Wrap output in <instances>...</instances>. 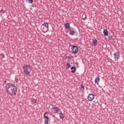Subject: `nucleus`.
<instances>
[{
  "label": "nucleus",
  "instance_id": "nucleus-3",
  "mask_svg": "<svg viewBox=\"0 0 124 124\" xmlns=\"http://www.w3.org/2000/svg\"><path fill=\"white\" fill-rule=\"evenodd\" d=\"M50 106H52V108H50L51 112L53 114H57L58 112H59V110L60 108L57 107H54V105H50Z\"/></svg>",
  "mask_w": 124,
  "mask_h": 124
},
{
  "label": "nucleus",
  "instance_id": "nucleus-9",
  "mask_svg": "<svg viewBox=\"0 0 124 124\" xmlns=\"http://www.w3.org/2000/svg\"><path fill=\"white\" fill-rule=\"evenodd\" d=\"M92 45H93V46H96V45H97V40L93 39Z\"/></svg>",
  "mask_w": 124,
  "mask_h": 124
},
{
  "label": "nucleus",
  "instance_id": "nucleus-11",
  "mask_svg": "<svg viewBox=\"0 0 124 124\" xmlns=\"http://www.w3.org/2000/svg\"><path fill=\"white\" fill-rule=\"evenodd\" d=\"M71 72H72L73 73L76 72V67H75V66L71 67Z\"/></svg>",
  "mask_w": 124,
  "mask_h": 124
},
{
  "label": "nucleus",
  "instance_id": "nucleus-15",
  "mask_svg": "<svg viewBox=\"0 0 124 124\" xmlns=\"http://www.w3.org/2000/svg\"><path fill=\"white\" fill-rule=\"evenodd\" d=\"M42 27H44L45 28H49V24H48V23H44L42 24Z\"/></svg>",
  "mask_w": 124,
  "mask_h": 124
},
{
  "label": "nucleus",
  "instance_id": "nucleus-29",
  "mask_svg": "<svg viewBox=\"0 0 124 124\" xmlns=\"http://www.w3.org/2000/svg\"><path fill=\"white\" fill-rule=\"evenodd\" d=\"M2 58H4V55H2Z\"/></svg>",
  "mask_w": 124,
  "mask_h": 124
},
{
  "label": "nucleus",
  "instance_id": "nucleus-5",
  "mask_svg": "<svg viewBox=\"0 0 124 124\" xmlns=\"http://www.w3.org/2000/svg\"><path fill=\"white\" fill-rule=\"evenodd\" d=\"M94 94H93V93H90L89 94L87 98L88 100L89 101H93V99H94Z\"/></svg>",
  "mask_w": 124,
  "mask_h": 124
},
{
  "label": "nucleus",
  "instance_id": "nucleus-21",
  "mask_svg": "<svg viewBox=\"0 0 124 124\" xmlns=\"http://www.w3.org/2000/svg\"><path fill=\"white\" fill-rule=\"evenodd\" d=\"M47 116H48V113L47 112H45L44 114V118Z\"/></svg>",
  "mask_w": 124,
  "mask_h": 124
},
{
  "label": "nucleus",
  "instance_id": "nucleus-6",
  "mask_svg": "<svg viewBox=\"0 0 124 124\" xmlns=\"http://www.w3.org/2000/svg\"><path fill=\"white\" fill-rule=\"evenodd\" d=\"M114 56L115 60H119L120 59V52H115V53H114Z\"/></svg>",
  "mask_w": 124,
  "mask_h": 124
},
{
  "label": "nucleus",
  "instance_id": "nucleus-23",
  "mask_svg": "<svg viewBox=\"0 0 124 124\" xmlns=\"http://www.w3.org/2000/svg\"><path fill=\"white\" fill-rule=\"evenodd\" d=\"M1 11L2 13H5V10H4L3 9H1Z\"/></svg>",
  "mask_w": 124,
  "mask_h": 124
},
{
  "label": "nucleus",
  "instance_id": "nucleus-12",
  "mask_svg": "<svg viewBox=\"0 0 124 124\" xmlns=\"http://www.w3.org/2000/svg\"><path fill=\"white\" fill-rule=\"evenodd\" d=\"M69 31V33L71 35H75V32L74 31L72 30L71 29H70Z\"/></svg>",
  "mask_w": 124,
  "mask_h": 124
},
{
  "label": "nucleus",
  "instance_id": "nucleus-10",
  "mask_svg": "<svg viewBox=\"0 0 124 124\" xmlns=\"http://www.w3.org/2000/svg\"><path fill=\"white\" fill-rule=\"evenodd\" d=\"M108 31L107 30V29H104V31H103V33L104 34V35H105V36H108V35H109V34L108 33Z\"/></svg>",
  "mask_w": 124,
  "mask_h": 124
},
{
  "label": "nucleus",
  "instance_id": "nucleus-8",
  "mask_svg": "<svg viewBox=\"0 0 124 124\" xmlns=\"http://www.w3.org/2000/svg\"><path fill=\"white\" fill-rule=\"evenodd\" d=\"M44 118L45 119L44 124H48V123H49V117L48 116H46Z\"/></svg>",
  "mask_w": 124,
  "mask_h": 124
},
{
  "label": "nucleus",
  "instance_id": "nucleus-30",
  "mask_svg": "<svg viewBox=\"0 0 124 124\" xmlns=\"http://www.w3.org/2000/svg\"><path fill=\"white\" fill-rule=\"evenodd\" d=\"M64 0L65 1H66L67 0Z\"/></svg>",
  "mask_w": 124,
  "mask_h": 124
},
{
  "label": "nucleus",
  "instance_id": "nucleus-25",
  "mask_svg": "<svg viewBox=\"0 0 124 124\" xmlns=\"http://www.w3.org/2000/svg\"><path fill=\"white\" fill-rule=\"evenodd\" d=\"M67 58L68 59H69L70 60H71V58L70 57H69V56H67L66 58V59Z\"/></svg>",
  "mask_w": 124,
  "mask_h": 124
},
{
  "label": "nucleus",
  "instance_id": "nucleus-24",
  "mask_svg": "<svg viewBox=\"0 0 124 124\" xmlns=\"http://www.w3.org/2000/svg\"><path fill=\"white\" fill-rule=\"evenodd\" d=\"M87 19V16H85V17H83V20H85Z\"/></svg>",
  "mask_w": 124,
  "mask_h": 124
},
{
  "label": "nucleus",
  "instance_id": "nucleus-2",
  "mask_svg": "<svg viewBox=\"0 0 124 124\" xmlns=\"http://www.w3.org/2000/svg\"><path fill=\"white\" fill-rule=\"evenodd\" d=\"M25 75H30L31 72V67L29 65H24L22 67Z\"/></svg>",
  "mask_w": 124,
  "mask_h": 124
},
{
  "label": "nucleus",
  "instance_id": "nucleus-7",
  "mask_svg": "<svg viewBox=\"0 0 124 124\" xmlns=\"http://www.w3.org/2000/svg\"><path fill=\"white\" fill-rule=\"evenodd\" d=\"M49 28L41 26V30L43 32H47Z\"/></svg>",
  "mask_w": 124,
  "mask_h": 124
},
{
  "label": "nucleus",
  "instance_id": "nucleus-17",
  "mask_svg": "<svg viewBox=\"0 0 124 124\" xmlns=\"http://www.w3.org/2000/svg\"><path fill=\"white\" fill-rule=\"evenodd\" d=\"M66 65L67 66V69L70 68V67H71V65H70V63H69L68 62L66 63Z\"/></svg>",
  "mask_w": 124,
  "mask_h": 124
},
{
  "label": "nucleus",
  "instance_id": "nucleus-31",
  "mask_svg": "<svg viewBox=\"0 0 124 124\" xmlns=\"http://www.w3.org/2000/svg\"><path fill=\"white\" fill-rule=\"evenodd\" d=\"M49 108H50V106L49 107Z\"/></svg>",
  "mask_w": 124,
  "mask_h": 124
},
{
  "label": "nucleus",
  "instance_id": "nucleus-19",
  "mask_svg": "<svg viewBox=\"0 0 124 124\" xmlns=\"http://www.w3.org/2000/svg\"><path fill=\"white\" fill-rule=\"evenodd\" d=\"M31 102L32 104H34V103H35L36 102V101L34 99H31Z\"/></svg>",
  "mask_w": 124,
  "mask_h": 124
},
{
  "label": "nucleus",
  "instance_id": "nucleus-16",
  "mask_svg": "<svg viewBox=\"0 0 124 124\" xmlns=\"http://www.w3.org/2000/svg\"><path fill=\"white\" fill-rule=\"evenodd\" d=\"M60 115V118L61 119H62H62L64 118V114L62 113V112H61V113L59 114Z\"/></svg>",
  "mask_w": 124,
  "mask_h": 124
},
{
  "label": "nucleus",
  "instance_id": "nucleus-18",
  "mask_svg": "<svg viewBox=\"0 0 124 124\" xmlns=\"http://www.w3.org/2000/svg\"><path fill=\"white\" fill-rule=\"evenodd\" d=\"M80 90H81V91H84V90H85V87H84V85H80V88H79Z\"/></svg>",
  "mask_w": 124,
  "mask_h": 124
},
{
  "label": "nucleus",
  "instance_id": "nucleus-1",
  "mask_svg": "<svg viewBox=\"0 0 124 124\" xmlns=\"http://www.w3.org/2000/svg\"><path fill=\"white\" fill-rule=\"evenodd\" d=\"M5 88L9 95H11V96L17 95V89L15 85L11 83H8L6 85Z\"/></svg>",
  "mask_w": 124,
  "mask_h": 124
},
{
  "label": "nucleus",
  "instance_id": "nucleus-20",
  "mask_svg": "<svg viewBox=\"0 0 124 124\" xmlns=\"http://www.w3.org/2000/svg\"><path fill=\"white\" fill-rule=\"evenodd\" d=\"M74 64H76V67H78V66L79 65V63L77 62H75V63H74Z\"/></svg>",
  "mask_w": 124,
  "mask_h": 124
},
{
  "label": "nucleus",
  "instance_id": "nucleus-22",
  "mask_svg": "<svg viewBox=\"0 0 124 124\" xmlns=\"http://www.w3.org/2000/svg\"><path fill=\"white\" fill-rule=\"evenodd\" d=\"M33 0H28V3H32Z\"/></svg>",
  "mask_w": 124,
  "mask_h": 124
},
{
  "label": "nucleus",
  "instance_id": "nucleus-26",
  "mask_svg": "<svg viewBox=\"0 0 124 124\" xmlns=\"http://www.w3.org/2000/svg\"><path fill=\"white\" fill-rule=\"evenodd\" d=\"M112 39V37H108V40H111Z\"/></svg>",
  "mask_w": 124,
  "mask_h": 124
},
{
  "label": "nucleus",
  "instance_id": "nucleus-4",
  "mask_svg": "<svg viewBox=\"0 0 124 124\" xmlns=\"http://www.w3.org/2000/svg\"><path fill=\"white\" fill-rule=\"evenodd\" d=\"M71 52L72 53V54H77V53L79 52V49H78V47L76 46H73L71 48Z\"/></svg>",
  "mask_w": 124,
  "mask_h": 124
},
{
  "label": "nucleus",
  "instance_id": "nucleus-13",
  "mask_svg": "<svg viewBox=\"0 0 124 124\" xmlns=\"http://www.w3.org/2000/svg\"><path fill=\"white\" fill-rule=\"evenodd\" d=\"M100 78H99V77H97L95 79V84H98V83H99Z\"/></svg>",
  "mask_w": 124,
  "mask_h": 124
},
{
  "label": "nucleus",
  "instance_id": "nucleus-28",
  "mask_svg": "<svg viewBox=\"0 0 124 124\" xmlns=\"http://www.w3.org/2000/svg\"><path fill=\"white\" fill-rule=\"evenodd\" d=\"M4 84H6V81H5L4 82Z\"/></svg>",
  "mask_w": 124,
  "mask_h": 124
},
{
  "label": "nucleus",
  "instance_id": "nucleus-14",
  "mask_svg": "<svg viewBox=\"0 0 124 124\" xmlns=\"http://www.w3.org/2000/svg\"><path fill=\"white\" fill-rule=\"evenodd\" d=\"M64 27L66 30H69L70 28V25L69 24V23H67L65 24Z\"/></svg>",
  "mask_w": 124,
  "mask_h": 124
},
{
  "label": "nucleus",
  "instance_id": "nucleus-27",
  "mask_svg": "<svg viewBox=\"0 0 124 124\" xmlns=\"http://www.w3.org/2000/svg\"><path fill=\"white\" fill-rule=\"evenodd\" d=\"M16 82L17 83V82H18V79H16Z\"/></svg>",
  "mask_w": 124,
  "mask_h": 124
}]
</instances>
